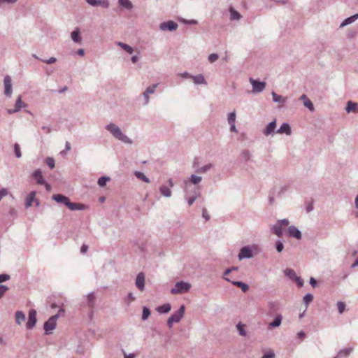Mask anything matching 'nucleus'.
<instances>
[{
    "mask_svg": "<svg viewBox=\"0 0 358 358\" xmlns=\"http://www.w3.org/2000/svg\"><path fill=\"white\" fill-rule=\"evenodd\" d=\"M52 199L57 203L64 204L71 210H83L87 208L85 204L71 202L68 196L61 194H53Z\"/></svg>",
    "mask_w": 358,
    "mask_h": 358,
    "instance_id": "1",
    "label": "nucleus"
},
{
    "mask_svg": "<svg viewBox=\"0 0 358 358\" xmlns=\"http://www.w3.org/2000/svg\"><path fill=\"white\" fill-rule=\"evenodd\" d=\"M106 129L108 131L114 138L127 143L132 144V141L125 134H124L119 127L113 123H110L106 126Z\"/></svg>",
    "mask_w": 358,
    "mask_h": 358,
    "instance_id": "2",
    "label": "nucleus"
},
{
    "mask_svg": "<svg viewBox=\"0 0 358 358\" xmlns=\"http://www.w3.org/2000/svg\"><path fill=\"white\" fill-rule=\"evenodd\" d=\"M185 306L181 305L180 308L175 311L167 320V326L169 328H171L173 327V323H177L180 321V320L182 318L184 314H185Z\"/></svg>",
    "mask_w": 358,
    "mask_h": 358,
    "instance_id": "3",
    "label": "nucleus"
},
{
    "mask_svg": "<svg viewBox=\"0 0 358 358\" xmlns=\"http://www.w3.org/2000/svg\"><path fill=\"white\" fill-rule=\"evenodd\" d=\"M59 317V315L56 314L55 315L51 316L43 325V329L45 330V334L46 335L50 334L52 331L54 330L56 327L57 320Z\"/></svg>",
    "mask_w": 358,
    "mask_h": 358,
    "instance_id": "4",
    "label": "nucleus"
},
{
    "mask_svg": "<svg viewBox=\"0 0 358 358\" xmlns=\"http://www.w3.org/2000/svg\"><path fill=\"white\" fill-rule=\"evenodd\" d=\"M191 285L188 282L180 281L176 282L175 286L171 289V293L173 294H180L187 292L189 290Z\"/></svg>",
    "mask_w": 358,
    "mask_h": 358,
    "instance_id": "5",
    "label": "nucleus"
},
{
    "mask_svg": "<svg viewBox=\"0 0 358 358\" xmlns=\"http://www.w3.org/2000/svg\"><path fill=\"white\" fill-rule=\"evenodd\" d=\"M250 83L252 87V92L254 93H261L262 92L266 85V83L264 81H260L259 80H255L252 78H250Z\"/></svg>",
    "mask_w": 358,
    "mask_h": 358,
    "instance_id": "6",
    "label": "nucleus"
},
{
    "mask_svg": "<svg viewBox=\"0 0 358 358\" xmlns=\"http://www.w3.org/2000/svg\"><path fill=\"white\" fill-rule=\"evenodd\" d=\"M202 180L201 176L192 174L188 180H185L184 181L185 184V193H189V189L191 187V184L192 185H198Z\"/></svg>",
    "mask_w": 358,
    "mask_h": 358,
    "instance_id": "7",
    "label": "nucleus"
},
{
    "mask_svg": "<svg viewBox=\"0 0 358 358\" xmlns=\"http://www.w3.org/2000/svg\"><path fill=\"white\" fill-rule=\"evenodd\" d=\"M36 314V310L34 309H30L29 310L28 321L26 324V328L28 330H31L35 327L37 322Z\"/></svg>",
    "mask_w": 358,
    "mask_h": 358,
    "instance_id": "8",
    "label": "nucleus"
},
{
    "mask_svg": "<svg viewBox=\"0 0 358 358\" xmlns=\"http://www.w3.org/2000/svg\"><path fill=\"white\" fill-rule=\"evenodd\" d=\"M252 257H253V253L250 246L247 245L241 248L238 255V258L239 260L243 259H250Z\"/></svg>",
    "mask_w": 358,
    "mask_h": 358,
    "instance_id": "9",
    "label": "nucleus"
},
{
    "mask_svg": "<svg viewBox=\"0 0 358 358\" xmlns=\"http://www.w3.org/2000/svg\"><path fill=\"white\" fill-rule=\"evenodd\" d=\"M178 25L176 22L172 20L162 22L159 24V29L162 31H173L177 29Z\"/></svg>",
    "mask_w": 358,
    "mask_h": 358,
    "instance_id": "10",
    "label": "nucleus"
},
{
    "mask_svg": "<svg viewBox=\"0 0 358 358\" xmlns=\"http://www.w3.org/2000/svg\"><path fill=\"white\" fill-rule=\"evenodd\" d=\"M157 86H158V83L153 84V85L148 87L146 88V90H145V92L143 93V96L144 99V103H143L144 106H146L148 104L149 99H150L149 95L155 93V90L157 87Z\"/></svg>",
    "mask_w": 358,
    "mask_h": 358,
    "instance_id": "11",
    "label": "nucleus"
},
{
    "mask_svg": "<svg viewBox=\"0 0 358 358\" xmlns=\"http://www.w3.org/2000/svg\"><path fill=\"white\" fill-rule=\"evenodd\" d=\"M4 83V94L6 96L10 97L12 94V80L9 76H6L3 79Z\"/></svg>",
    "mask_w": 358,
    "mask_h": 358,
    "instance_id": "12",
    "label": "nucleus"
},
{
    "mask_svg": "<svg viewBox=\"0 0 358 358\" xmlns=\"http://www.w3.org/2000/svg\"><path fill=\"white\" fill-rule=\"evenodd\" d=\"M287 235L289 237L295 238L297 240H301L302 238L301 232L294 225L288 227Z\"/></svg>",
    "mask_w": 358,
    "mask_h": 358,
    "instance_id": "13",
    "label": "nucleus"
},
{
    "mask_svg": "<svg viewBox=\"0 0 358 358\" xmlns=\"http://www.w3.org/2000/svg\"><path fill=\"white\" fill-rule=\"evenodd\" d=\"M135 285L140 291H143L145 289V275L143 272H140L136 275Z\"/></svg>",
    "mask_w": 358,
    "mask_h": 358,
    "instance_id": "14",
    "label": "nucleus"
},
{
    "mask_svg": "<svg viewBox=\"0 0 358 358\" xmlns=\"http://www.w3.org/2000/svg\"><path fill=\"white\" fill-rule=\"evenodd\" d=\"M275 128L276 120H274L266 125V128L263 131V134L266 136L269 135H273L275 134Z\"/></svg>",
    "mask_w": 358,
    "mask_h": 358,
    "instance_id": "15",
    "label": "nucleus"
},
{
    "mask_svg": "<svg viewBox=\"0 0 358 358\" xmlns=\"http://www.w3.org/2000/svg\"><path fill=\"white\" fill-rule=\"evenodd\" d=\"M27 107V104L23 103L22 101L21 96H19L16 100L15 104V108L14 109H10L8 110V113L9 114H12L14 113H17L21 110L22 108Z\"/></svg>",
    "mask_w": 358,
    "mask_h": 358,
    "instance_id": "16",
    "label": "nucleus"
},
{
    "mask_svg": "<svg viewBox=\"0 0 358 358\" xmlns=\"http://www.w3.org/2000/svg\"><path fill=\"white\" fill-rule=\"evenodd\" d=\"M224 279L227 281V282H231L232 283V285L239 287L241 289V290L243 292H247L248 290H249V286L248 284L242 282V281H231L229 278H224Z\"/></svg>",
    "mask_w": 358,
    "mask_h": 358,
    "instance_id": "17",
    "label": "nucleus"
},
{
    "mask_svg": "<svg viewBox=\"0 0 358 358\" xmlns=\"http://www.w3.org/2000/svg\"><path fill=\"white\" fill-rule=\"evenodd\" d=\"M201 195V189L199 187H194V195L187 198V201L189 206H192L196 199Z\"/></svg>",
    "mask_w": 358,
    "mask_h": 358,
    "instance_id": "18",
    "label": "nucleus"
},
{
    "mask_svg": "<svg viewBox=\"0 0 358 358\" xmlns=\"http://www.w3.org/2000/svg\"><path fill=\"white\" fill-rule=\"evenodd\" d=\"M32 176L36 179L37 184L43 185L45 184V180L44 179L42 171L41 169H38L32 174Z\"/></svg>",
    "mask_w": 358,
    "mask_h": 358,
    "instance_id": "19",
    "label": "nucleus"
},
{
    "mask_svg": "<svg viewBox=\"0 0 358 358\" xmlns=\"http://www.w3.org/2000/svg\"><path fill=\"white\" fill-rule=\"evenodd\" d=\"M71 39L76 43H81L82 38L80 36V31L78 27H76L71 34Z\"/></svg>",
    "mask_w": 358,
    "mask_h": 358,
    "instance_id": "20",
    "label": "nucleus"
},
{
    "mask_svg": "<svg viewBox=\"0 0 358 358\" xmlns=\"http://www.w3.org/2000/svg\"><path fill=\"white\" fill-rule=\"evenodd\" d=\"M278 134H285L287 135H290L292 133V129L290 125L288 123H283L280 126V127L276 131Z\"/></svg>",
    "mask_w": 358,
    "mask_h": 358,
    "instance_id": "21",
    "label": "nucleus"
},
{
    "mask_svg": "<svg viewBox=\"0 0 358 358\" xmlns=\"http://www.w3.org/2000/svg\"><path fill=\"white\" fill-rule=\"evenodd\" d=\"M300 100L303 101V105L306 108H308L310 111L314 110V106L312 101L308 99L307 96L306 94H302L300 96Z\"/></svg>",
    "mask_w": 358,
    "mask_h": 358,
    "instance_id": "22",
    "label": "nucleus"
},
{
    "mask_svg": "<svg viewBox=\"0 0 358 358\" xmlns=\"http://www.w3.org/2000/svg\"><path fill=\"white\" fill-rule=\"evenodd\" d=\"M271 95L273 97V101L275 103H278L283 105L287 101V97L279 95L277 93H275L274 91H273L271 92Z\"/></svg>",
    "mask_w": 358,
    "mask_h": 358,
    "instance_id": "23",
    "label": "nucleus"
},
{
    "mask_svg": "<svg viewBox=\"0 0 358 358\" xmlns=\"http://www.w3.org/2000/svg\"><path fill=\"white\" fill-rule=\"evenodd\" d=\"M357 19H358V13L355 14V15L345 19L340 24V27L343 28L348 24H350L352 22H354L355 20H357Z\"/></svg>",
    "mask_w": 358,
    "mask_h": 358,
    "instance_id": "24",
    "label": "nucleus"
},
{
    "mask_svg": "<svg viewBox=\"0 0 358 358\" xmlns=\"http://www.w3.org/2000/svg\"><path fill=\"white\" fill-rule=\"evenodd\" d=\"M171 309V306L170 303H166L162 306H158L156 308V310L160 314H166L168 313Z\"/></svg>",
    "mask_w": 358,
    "mask_h": 358,
    "instance_id": "25",
    "label": "nucleus"
},
{
    "mask_svg": "<svg viewBox=\"0 0 358 358\" xmlns=\"http://www.w3.org/2000/svg\"><path fill=\"white\" fill-rule=\"evenodd\" d=\"M282 317L280 314L277 315L273 322L269 323L268 329L275 328L281 324Z\"/></svg>",
    "mask_w": 358,
    "mask_h": 358,
    "instance_id": "26",
    "label": "nucleus"
},
{
    "mask_svg": "<svg viewBox=\"0 0 358 358\" xmlns=\"http://www.w3.org/2000/svg\"><path fill=\"white\" fill-rule=\"evenodd\" d=\"M159 192L161 193V194L166 198H169L172 195V192L171 190L170 189V188L166 185H162L160 186L159 189Z\"/></svg>",
    "mask_w": 358,
    "mask_h": 358,
    "instance_id": "27",
    "label": "nucleus"
},
{
    "mask_svg": "<svg viewBox=\"0 0 358 358\" xmlns=\"http://www.w3.org/2000/svg\"><path fill=\"white\" fill-rule=\"evenodd\" d=\"M35 196H36V192L32 191L27 196V198L25 199V208H29L32 205V203L34 200Z\"/></svg>",
    "mask_w": 358,
    "mask_h": 358,
    "instance_id": "28",
    "label": "nucleus"
},
{
    "mask_svg": "<svg viewBox=\"0 0 358 358\" xmlns=\"http://www.w3.org/2000/svg\"><path fill=\"white\" fill-rule=\"evenodd\" d=\"M352 350H353L352 348H348L341 350L338 352V355L334 358H340L342 357H348L350 355V354L352 352Z\"/></svg>",
    "mask_w": 358,
    "mask_h": 358,
    "instance_id": "29",
    "label": "nucleus"
},
{
    "mask_svg": "<svg viewBox=\"0 0 358 358\" xmlns=\"http://www.w3.org/2000/svg\"><path fill=\"white\" fill-rule=\"evenodd\" d=\"M230 20H239L242 16L240 13L236 10L234 8H229Z\"/></svg>",
    "mask_w": 358,
    "mask_h": 358,
    "instance_id": "30",
    "label": "nucleus"
},
{
    "mask_svg": "<svg viewBox=\"0 0 358 358\" xmlns=\"http://www.w3.org/2000/svg\"><path fill=\"white\" fill-rule=\"evenodd\" d=\"M26 319L24 313L21 310H17L15 313V322L17 324H21Z\"/></svg>",
    "mask_w": 358,
    "mask_h": 358,
    "instance_id": "31",
    "label": "nucleus"
},
{
    "mask_svg": "<svg viewBox=\"0 0 358 358\" xmlns=\"http://www.w3.org/2000/svg\"><path fill=\"white\" fill-rule=\"evenodd\" d=\"M268 308L271 314L274 313L279 309L278 303L277 301H269L268 303Z\"/></svg>",
    "mask_w": 358,
    "mask_h": 358,
    "instance_id": "32",
    "label": "nucleus"
},
{
    "mask_svg": "<svg viewBox=\"0 0 358 358\" xmlns=\"http://www.w3.org/2000/svg\"><path fill=\"white\" fill-rule=\"evenodd\" d=\"M192 79L196 85L206 84V81L202 74L192 76Z\"/></svg>",
    "mask_w": 358,
    "mask_h": 358,
    "instance_id": "33",
    "label": "nucleus"
},
{
    "mask_svg": "<svg viewBox=\"0 0 358 358\" xmlns=\"http://www.w3.org/2000/svg\"><path fill=\"white\" fill-rule=\"evenodd\" d=\"M271 231L273 234H275L278 237H281L282 236V227L280 225V224L276 223L274 224L272 228Z\"/></svg>",
    "mask_w": 358,
    "mask_h": 358,
    "instance_id": "34",
    "label": "nucleus"
},
{
    "mask_svg": "<svg viewBox=\"0 0 358 358\" xmlns=\"http://www.w3.org/2000/svg\"><path fill=\"white\" fill-rule=\"evenodd\" d=\"M358 104L357 103H354L351 101H348L347 106L345 108V110L347 113L354 112L356 110Z\"/></svg>",
    "mask_w": 358,
    "mask_h": 358,
    "instance_id": "35",
    "label": "nucleus"
},
{
    "mask_svg": "<svg viewBox=\"0 0 358 358\" xmlns=\"http://www.w3.org/2000/svg\"><path fill=\"white\" fill-rule=\"evenodd\" d=\"M117 45L121 47L124 50H125L129 54H132L134 52L133 48L126 43H124L122 42H117Z\"/></svg>",
    "mask_w": 358,
    "mask_h": 358,
    "instance_id": "36",
    "label": "nucleus"
},
{
    "mask_svg": "<svg viewBox=\"0 0 358 358\" xmlns=\"http://www.w3.org/2000/svg\"><path fill=\"white\" fill-rule=\"evenodd\" d=\"M95 296L94 292H91L87 295V306L90 308H93L95 304Z\"/></svg>",
    "mask_w": 358,
    "mask_h": 358,
    "instance_id": "37",
    "label": "nucleus"
},
{
    "mask_svg": "<svg viewBox=\"0 0 358 358\" xmlns=\"http://www.w3.org/2000/svg\"><path fill=\"white\" fill-rule=\"evenodd\" d=\"M134 175L138 179L141 180L146 183H149L150 182V179L141 171H135Z\"/></svg>",
    "mask_w": 358,
    "mask_h": 358,
    "instance_id": "38",
    "label": "nucleus"
},
{
    "mask_svg": "<svg viewBox=\"0 0 358 358\" xmlns=\"http://www.w3.org/2000/svg\"><path fill=\"white\" fill-rule=\"evenodd\" d=\"M118 3L121 6L128 10H130L133 8V4L129 0H118Z\"/></svg>",
    "mask_w": 358,
    "mask_h": 358,
    "instance_id": "39",
    "label": "nucleus"
},
{
    "mask_svg": "<svg viewBox=\"0 0 358 358\" xmlns=\"http://www.w3.org/2000/svg\"><path fill=\"white\" fill-rule=\"evenodd\" d=\"M110 180V178L108 176H101L98 179L97 184L99 186L103 187L106 186L107 182Z\"/></svg>",
    "mask_w": 358,
    "mask_h": 358,
    "instance_id": "40",
    "label": "nucleus"
},
{
    "mask_svg": "<svg viewBox=\"0 0 358 358\" xmlns=\"http://www.w3.org/2000/svg\"><path fill=\"white\" fill-rule=\"evenodd\" d=\"M285 275L290 279L294 280L296 277V275L293 269L286 268L284 271Z\"/></svg>",
    "mask_w": 358,
    "mask_h": 358,
    "instance_id": "41",
    "label": "nucleus"
},
{
    "mask_svg": "<svg viewBox=\"0 0 358 358\" xmlns=\"http://www.w3.org/2000/svg\"><path fill=\"white\" fill-rule=\"evenodd\" d=\"M313 300V296L312 294L308 293L303 298V302L307 307L310 303Z\"/></svg>",
    "mask_w": 358,
    "mask_h": 358,
    "instance_id": "42",
    "label": "nucleus"
},
{
    "mask_svg": "<svg viewBox=\"0 0 358 358\" xmlns=\"http://www.w3.org/2000/svg\"><path fill=\"white\" fill-rule=\"evenodd\" d=\"M212 167H213V165L211 164H206L203 166L199 167V169H197L196 173H205L207 171H208Z\"/></svg>",
    "mask_w": 358,
    "mask_h": 358,
    "instance_id": "43",
    "label": "nucleus"
},
{
    "mask_svg": "<svg viewBox=\"0 0 358 358\" xmlns=\"http://www.w3.org/2000/svg\"><path fill=\"white\" fill-rule=\"evenodd\" d=\"M241 158L245 161L248 162L251 158V154L248 150H243L241 154Z\"/></svg>",
    "mask_w": 358,
    "mask_h": 358,
    "instance_id": "44",
    "label": "nucleus"
},
{
    "mask_svg": "<svg viewBox=\"0 0 358 358\" xmlns=\"http://www.w3.org/2000/svg\"><path fill=\"white\" fill-rule=\"evenodd\" d=\"M150 309L146 306H143V312H142V320H146L150 317Z\"/></svg>",
    "mask_w": 358,
    "mask_h": 358,
    "instance_id": "45",
    "label": "nucleus"
},
{
    "mask_svg": "<svg viewBox=\"0 0 358 358\" xmlns=\"http://www.w3.org/2000/svg\"><path fill=\"white\" fill-rule=\"evenodd\" d=\"M45 163L50 169H53L55 166V159L53 157H48L45 159Z\"/></svg>",
    "mask_w": 358,
    "mask_h": 358,
    "instance_id": "46",
    "label": "nucleus"
},
{
    "mask_svg": "<svg viewBox=\"0 0 358 358\" xmlns=\"http://www.w3.org/2000/svg\"><path fill=\"white\" fill-rule=\"evenodd\" d=\"M236 328H237V330L238 331V333L241 336H246V331L244 329V325L242 324L241 323H238L237 325H236Z\"/></svg>",
    "mask_w": 358,
    "mask_h": 358,
    "instance_id": "47",
    "label": "nucleus"
},
{
    "mask_svg": "<svg viewBox=\"0 0 358 358\" xmlns=\"http://www.w3.org/2000/svg\"><path fill=\"white\" fill-rule=\"evenodd\" d=\"M13 148H14V152H15L16 157L20 158L22 157V152L20 150V145L16 143L14 144Z\"/></svg>",
    "mask_w": 358,
    "mask_h": 358,
    "instance_id": "48",
    "label": "nucleus"
},
{
    "mask_svg": "<svg viewBox=\"0 0 358 358\" xmlns=\"http://www.w3.org/2000/svg\"><path fill=\"white\" fill-rule=\"evenodd\" d=\"M227 120L229 124H233L236 122V113L233 111L228 115Z\"/></svg>",
    "mask_w": 358,
    "mask_h": 358,
    "instance_id": "49",
    "label": "nucleus"
},
{
    "mask_svg": "<svg viewBox=\"0 0 358 358\" xmlns=\"http://www.w3.org/2000/svg\"><path fill=\"white\" fill-rule=\"evenodd\" d=\"M338 310L340 314H342L345 309V303L342 301L337 302Z\"/></svg>",
    "mask_w": 358,
    "mask_h": 358,
    "instance_id": "50",
    "label": "nucleus"
},
{
    "mask_svg": "<svg viewBox=\"0 0 358 358\" xmlns=\"http://www.w3.org/2000/svg\"><path fill=\"white\" fill-rule=\"evenodd\" d=\"M275 249L278 252H281L284 249V244L281 241H278L275 243Z\"/></svg>",
    "mask_w": 358,
    "mask_h": 358,
    "instance_id": "51",
    "label": "nucleus"
},
{
    "mask_svg": "<svg viewBox=\"0 0 358 358\" xmlns=\"http://www.w3.org/2000/svg\"><path fill=\"white\" fill-rule=\"evenodd\" d=\"M217 59H218V55H217V54H216V53L210 54V55L208 56V61H209L210 63L215 62Z\"/></svg>",
    "mask_w": 358,
    "mask_h": 358,
    "instance_id": "52",
    "label": "nucleus"
},
{
    "mask_svg": "<svg viewBox=\"0 0 358 358\" xmlns=\"http://www.w3.org/2000/svg\"><path fill=\"white\" fill-rule=\"evenodd\" d=\"M10 276L8 274H0V283H2L6 280H10Z\"/></svg>",
    "mask_w": 358,
    "mask_h": 358,
    "instance_id": "53",
    "label": "nucleus"
},
{
    "mask_svg": "<svg viewBox=\"0 0 358 358\" xmlns=\"http://www.w3.org/2000/svg\"><path fill=\"white\" fill-rule=\"evenodd\" d=\"M41 61L48 64H52L57 61V59L54 57H52L48 59H41Z\"/></svg>",
    "mask_w": 358,
    "mask_h": 358,
    "instance_id": "54",
    "label": "nucleus"
},
{
    "mask_svg": "<svg viewBox=\"0 0 358 358\" xmlns=\"http://www.w3.org/2000/svg\"><path fill=\"white\" fill-rule=\"evenodd\" d=\"M99 1L100 3H99V6H101L105 8H108L110 6L108 0H99Z\"/></svg>",
    "mask_w": 358,
    "mask_h": 358,
    "instance_id": "55",
    "label": "nucleus"
},
{
    "mask_svg": "<svg viewBox=\"0 0 358 358\" xmlns=\"http://www.w3.org/2000/svg\"><path fill=\"white\" fill-rule=\"evenodd\" d=\"M277 223L280 224V225L282 227L283 226L284 227L287 226L289 224V222L287 219H282V220H278Z\"/></svg>",
    "mask_w": 358,
    "mask_h": 358,
    "instance_id": "56",
    "label": "nucleus"
},
{
    "mask_svg": "<svg viewBox=\"0 0 358 358\" xmlns=\"http://www.w3.org/2000/svg\"><path fill=\"white\" fill-rule=\"evenodd\" d=\"M202 216L206 220V221H208L210 220V215H208L206 208L202 209Z\"/></svg>",
    "mask_w": 358,
    "mask_h": 358,
    "instance_id": "57",
    "label": "nucleus"
},
{
    "mask_svg": "<svg viewBox=\"0 0 358 358\" xmlns=\"http://www.w3.org/2000/svg\"><path fill=\"white\" fill-rule=\"evenodd\" d=\"M86 2L92 6H97L100 3L99 0H85Z\"/></svg>",
    "mask_w": 358,
    "mask_h": 358,
    "instance_id": "58",
    "label": "nucleus"
},
{
    "mask_svg": "<svg viewBox=\"0 0 358 358\" xmlns=\"http://www.w3.org/2000/svg\"><path fill=\"white\" fill-rule=\"evenodd\" d=\"M192 167L196 173L197 169H199V162L198 158H195L193 162Z\"/></svg>",
    "mask_w": 358,
    "mask_h": 358,
    "instance_id": "59",
    "label": "nucleus"
},
{
    "mask_svg": "<svg viewBox=\"0 0 358 358\" xmlns=\"http://www.w3.org/2000/svg\"><path fill=\"white\" fill-rule=\"evenodd\" d=\"M294 280L298 287H301L303 285V280L300 277L296 276Z\"/></svg>",
    "mask_w": 358,
    "mask_h": 358,
    "instance_id": "60",
    "label": "nucleus"
},
{
    "mask_svg": "<svg viewBox=\"0 0 358 358\" xmlns=\"http://www.w3.org/2000/svg\"><path fill=\"white\" fill-rule=\"evenodd\" d=\"M71 149V144L69 141H66L65 143V150L61 152L62 155H64L66 152L69 151Z\"/></svg>",
    "mask_w": 358,
    "mask_h": 358,
    "instance_id": "61",
    "label": "nucleus"
},
{
    "mask_svg": "<svg viewBox=\"0 0 358 358\" xmlns=\"http://www.w3.org/2000/svg\"><path fill=\"white\" fill-rule=\"evenodd\" d=\"M8 194V191L6 188H2L0 189V201L2 198Z\"/></svg>",
    "mask_w": 358,
    "mask_h": 358,
    "instance_id": "62",
    "label": "nucleus"
},
{
    "mask_svg": "<svg viewBox=\"0 0 358 358\" xmlns=\"http://www.w3.org/2000/svg\"><path fill=\"white\" fill-rule=\"evenodd\" d=\"M275 355L273 352H268L264 354L262 358H274Z\"/></svg>",
    "mask_w": 358,
    "mask_h": 358,
    "instance_id": "63",
    "label": "nucleus"
},
{
    "mask_svg": "<svg viewBox=\"0 0 358 358\" xmlns=\"http://www.w3.org/2000/svg\"><path fill=\"white\" fill-rule=\"evenodd\" d=\"M309 282H310V285L313 287H315L317 285V280L313 277H311L310 278Z\"/></svg>",
    "mask_w": 358,
    "mask_h": 358,
    "instance_id": "64",
    "label": "nucleus"
}]
</instances>
